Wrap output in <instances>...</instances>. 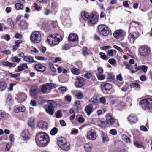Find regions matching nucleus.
<instances>
[{"instance_id":"nucleus-41","label":"nucleus","mask_w":152,"mask_h":152,"mask_svg":"<svg viewBox=\"0 0 152 152\" xmlns=\"http://www.w3.org/2000/svg\"><path fill=\"white\" fill-rule=\"evenodd\" d=\"M13 102V100L12 99V97L10 96H8L7 98L6 103L8 104H11Z\"/></svg>"},{"instance_id":"nucleus-43","label":"nucleus","mask_w":152,"mask_h":152,"mask_svg":"<svg viewBox=\"0 0 152 152\" xmlns=\"http://www.w3.org/2000/svg\"><path fill=\"white\" fill-rule=\"evenodd\" d=\"M99 54L101 58L103 60H107L108 58V57L104 53L101 52Z\"/></svg>"},{"instance_id":"nucleus-23","label":"nucleus","mask_w":152,"mask_h":152,"mask_svg":"<svg viewBox=\"0 0 152 152\" xmlns=\"http://www.w3.org/2000/svg\"><path fill=\"white\" fill-rule=\"evenodd\" d=\"M25 110V108L23 105H17L14 108V111L16 113L24 112Z\"/></svg>"},{"instance_id":"nucleus-22","label":"nucleus","mask_w":152,"mask_h":152,"mask_svg":"<svg viewBox=\"0 0 152 152\" xmlns=\"http://www.w3.org/2000/svg\"><path fill=\"white\" fill-rule=\"evenodd\" d=\"M35 69L38 71L43 72L45 70L46 68L45 66L40 64H37L35 65Z\"/></svg>"},{"instance_id":"nucleus-20","label":"nucleus","mask_w":152,"mask_h":152,"mask_svg":"<svg viewBox=\"0 0 152 152\" xmlns=\"http://www.w3.org/2000/svg\"><path fill=\"white\" fill-rule=\"evenodd\" d=\"M94 109L91 104H89L86 106L85 110L88 115H90L93 112Z\"/></svg>"},{"instance_id":"nucleus-50","label":"nucleus","mask_w":152,"mask_h":152,"mask_svg":"<svg viewBox=\"0 0 152 152\" xmlns=\"http://www.w3.org/2000/svg\"><path fill=\"white\" fill-rule=\"evenodd\" d=\"M108 62L112 65L114 66L116 64V61L115 59H110L109 60Z\"/></svg>"},{"instance_id":"nucleus-35","label":"nucleus","mask_w":152,"mask_h":152,"mask_svg":"<svg viewBox=\"0 0 152 152\" xmlns=\"http://www.w3.org/2000/svg\"><path fill=\"white\" fill-rule=\"evenodd\" d=\"M71 70L72 73L76 75H79L80 72L79 69L75 68H71Z\"/></svg>"},{"instance_id":"nucleus-61","label":"nucleus","mask_w":152,"mask_h":152,"mask_svg":"<svg viewBox=\"0 0 152 152\" xmlns=\"http://www.w3.org/2000/svg\"><path fill=\"white\" fill-rule=\"evenodd\" d=\"M16 83H12L10 84V87L8 88L9 91H11L13 90V86L16 85Z\"/></svg>"},{"instance_id":"nucleus-39","label":"nucleus","mask_w":152,"mask_h":152,"mask_svg":"<svg viewBox=\"0 0 152 152\" xmlns=\"http://www.w3.org/2000/svg\"><path fill=\"white\" fill-rule=\"evenodd\" d=\"M58 131V129L54 127L50 131V134L52 135H54L57 133Z\"/></svg>"},{"instance_id":"nucleus-60","label":"nucleus","mask_w":152,"mask_h":152,"mask_svg":"<svg viewBox=\"0 0 152 152\" xmlns=\"http://www.w3.org/2000/svg\"><path fill=\"white\" fill-rule=\"evenodd\" d=\"M6 116V113L4 112L0 111V119H2L4 118Z\"/></svg>"},{"instance_id":"nucleus-64","label":"nucleus","mask_w":152,"mask_h":152,"mask_svg":"<svg viewBox=\"0 0 152 152\" xmlns=\"http://www.w3.org/2000/svg\"><path fill=\"white\" fill-rule=\"evenodd\" d=\"M140 129L141 130L146 132L148 131V129L146 127L143 125H141L140 127Z\"/></svg>"},{"instance_id":"nucleus-54","label":"nucleus","mask_w":152,"mask_h":152,"mask_svg":"<svg viewBox=\"0 0 152 152\" xmlns=\"http://www.w3.org/2000/svg\"><path fill=\"white\" fill-rule=\"evenodd\" d=\"M110 133L112 135H116L117 132L115 129H112L110 130Z\"/></svg>"},{"instance_id":"nucleus-47","label":"nucleus","mask_w":152,"mask_h":152,"mask_svg":"<svg viewBox=\"0 0 152 152\" xmlns=\"http://www.w3.org/2000/svg\"><path fill=\"white\" fill-rule=\"evenodd\" d=\"M83 94L81 92H79L75 94V96L79 99H80L83 97Z\"/></svg>"},{"instance_id":"nucleus-9","label":"nucleus","mask_w":152,"mask_h":152,"mask_svg":"<svg viewBox=\"0 0 152 152\" xmlns=\"http://www.w3.org/2000/svg\"><path fill=\"white\" fill-rule=\"evenodd\" d=\"M48 105L45 109L46 112L49 114L51 115L53 114L54 109L53 106L55 105V102L53 100H48Z\"/></svg>"},{"instance_id":"nucleus-62","label":"nucleus","mask_w":152,"mask_h":152,"mask_svg":"<svg viewBox=\"0 0 152 152\" xmlns=\"http://www.w3.org/2000/svg\"><path fill=\"white\" fill-rule=\"evenodd\" d=\"M91 76L92 75L90 73H87L84 75V77L87 79H89Z\"/></svg>"},{"instance_id":"nucleus-52","label":"nucleus","mask_w":152,"mask_h":152,"mask_svg":"<svg viewBox=\"0 0 152 152\" xmlns=\"http://www.w3.org/2000/svg\"><path fill=\"white\" fill-rule=\"evenodd\" d=\"M116 51L115 50H109L107 52L108 55L110 56H112L113 54V52H115Z\"/></svg>"},{"instance_id":"nucleus-3","label":"nucleus","mask_w":152,"mask_h":152,"mask_svg":"<svg viewBox=\"0 0 152 152\" xmlns=\"http://www.w3.org/2000/svg\"><path fill=\"white\" fill-rule=\"evenodd\" d=\"M139 104L145 111H150L152 109V99L146 98L140 100Z\"/></svg>"},{"instance_id":"nucleus-17","label":"nucleus","mask_w":152,"mask_h":152,"mask_svg":"<svg viewBox=\"0 0 152 152\" xmlns=\"http://www.w3.org/2000/svg\"><path fill=\"white\" fill-rule=\"evenodd\" d=\"M37 126L39 128L42 129H46L48 126L47 123L43 121H39L38 122Z\"/></svg>"},{"instance_id":"nucleus-37","label":"nucleus","mask_w":152,"mask_h":152,"mask_svg":"<svg viewBox=\"0 0 152 152\" xmlns=\"http://www.w3.org/2000/svg\"><path fill=\"white\" fill-rule=\"evenodd\" d=\"M101 137L102 138L103 142H106L108 141L109 138L107 135L102 133L101 134Z\"/></svg>"},{"instance_id":"nucleus-19","label":"nucleus","mask_w":152,"mask_h":152,"mask_svg":"<svg viewBox=\"0 0 152 152\" xmlns=\"http://www.w3.org/2000/svg\"><path fill=\"white\" fill-rule=\"evenodd\" d=\"M106 121L107 123L110 125H112L115 122L114 119L111 115L109 114H107L106 115Z\"/></svg>"},{"instance_id":"nucleus-57","label":"nucleus","mask_w":152,"mask_h":152,"mask_svg":"<svg viewBox=\"0 0 152 152\" xmlns=\"http://www.w3.org/2000/svg\"><path fill=\"white\" fill-rule=\"evenodd\" d=\"M7 23L9 24L12 27L13 26V22L11 19L9 18L7 20Z\"/></svg>"},{"instance_id":"nucleus-42","label":"nucleus","mask_w":152,"mask_h":152,"mask_svg":"<svg viewBox=\"0 0 152 152\" xmlns=\"http://www.w3.org/2000/svg\"><path fill=\"white\" fill-rule=\"evenodd\" d=\"M34 118H31L29 119L28 123V125L31 127V126L34 123Z\"/></svg>"},{"instance_id":"nucleus-4","label":"nucleus","mask_w":152,"mask_h":152,"mask_svg":"<svg viewBox=\"0 0 152 152\" xmlns=\"http://www.w3.org/2000/svg\"><path fill=\"white\" fill-rule=\"evenodd\" d=\"M57 143L59 147L63 150L67 151L70 148V145L68 142L63 137H60L58 138Z\"/></svg>"},{"instance_id":"nucleus-59","label":"nucleus","mask_w":152,"mask_h":152,"mask_svg":"<svg viewBox=\"0 0 152 152\" xmlns=\"http://www.w3.org/2000/svg\"><path fill=\"white\" fill-rule=\"evenodd\" d=\"M22 41L20 39L15 42V45L18 47H19L20 46V44L22 43Z\"/></svg>"},{"instance_id":"nucleus-48","label":"nucleus","mask_w":152,"mask_h":152,"mask_svg":"<svg viewBox=\"0 0 152 152\" xmlns=\"http://www.w3.org/2000/svg\"><path fill=\"white\" fill-rule=\"evenodd\" d=\"M96 75L98 80H103L105 78V75H99L98 74H97Z\"/></svg>"},{"instance_id":"nucleus-46","label":"nucleus","mask_w":152,"mask_h":152,"mask_svg":"<svg viewBox=\"0 0 152 152\" xmlns=\"http://www.w3.org/2000/svg\"><path fill=\"white\" fill-rule=\"evenodd\" d=\"M130 86L132 88H139L140 87V86L139 84L137 83H131L130 85Z\"/></svg>"},{"instance_id":"nucleus-30","label":"nucleus","mask_w":152,"mask_h":152,"mask_svg":"<svg viewBox=\"0 0 152 152\" xmlns=\"http://www.w3.org/2000/svg\"><path fill=\"white\" fill-rule=\"evenodd\" d=\"M89 102L93 104H98L99 103V101L96 96L93 97L89 100Z\"/></svg>"},{"instance_id":"nucleus-49","label":"nucleus","mask_w":152,"mask_h":152,"mask_svg":"<svg viewBox=\"0 0 152 152\" xmlns=\"http://www.w3.org/2000/svg\"><path fill=\"white\" fill-rule=\"evenodd\" d=\"M60 93H63L65 92L66 91V88L64 86L58 88Z\"/></svg>"},{"instance_id":"nucleus-16","label":"nucleus","mask_w":152,"mask_h":152,"mask_svg":"<svg viewBox=\"0 0 152 152\" xmlns=\"http://www.w3.org/2000/svg\"><path fill=\"white\" fill-rule=\"evenodd\" d=\"M127 119L129 122L132 124L136 122L137 120V117L134 114L129 115L127 118Z\"/></svg>"},{"instance_id":"nucleus-31","label":"nucleus","mask_w":152,"mask_h":152,"mask_svg":"<svg viewBox=\"0 0 152 152\" xmlns=\"http://www.w3.org/2000/svg\"><path fill=\"white\" fill-rule=\"evenodd\" d=\"M20 26L22 29H25L27 28L28 23L25 21H21L20 23Z\"/></svg>"},{"instance_id":"nucleus-51","label":"nucleus","mask_w":152,"mask_h":152,"mask_svg":"<svg viewBox=\"0 0 152 152\" xmlns=\"http://www.w3.org/2000/svg\"><path fill=\"white\" fill-rule=\"evenodd\" d=\"M12 61L14 62H15L17 63H18L20 61V59L19 58L15 56L12 58Z\"/></svg>"},{"instance_id":"nucleus-27","label":"nucleus","mask_w":152,"mask_h":152,"mask_svg":"<svg viewBox=\"0 0 152 152\" xmlns=\"http://www.w3.org/2000/svg\"><path fill=\"white\" fill-rule=\"evenodd\" d=\"M148 67L145 65H140L138 66L137 67L135 68V69L136 71L137 70H142L144 73H146L147 71Z\"/></svg>"},{"instance_id":"nucleus-38","label":"nucleus","mask_w":152,"mask_h":152,"mask_svg":"<svg viewBox=\"0 0 152 152\" xmlns=\"http://www.w3.org/2000/svg\"><path fill=\"white\" fill-rule=\"evenodd\" d=\"M122 140L126 142H130V140L125 134H123L121 136Z\"/></svg>"},{"instance_id":"nucleus-25","label":"nucleus","mask_w":152,"mask_h":152,"mask_svg":"<svg viewBox=\"0 0 152 152\" xmlns=\"http://www.w3.org/2000/svg\"><path fill=\"white\" fill-rule=\"evenodd\" d=\"M78 36L75 34H71L69 35L68 40L69 41H75L78 39Z\"/></svg>"},{"instance_id":"nucleus-36","label":"nucleus","mask_w":152,"mask_h":152,"mask_svg":"<svg viewBox=\"0 0 152 152\" xmlns=\"http://www.w3.org/2000/svg\"><path fill=\"white\" fill-rule=\"evenodd\" d=\"M134 144L136 147L137 148H144V147L142 143L139 141H136L134 142Z\"/></svg>"},{"instance_id":"nucleus-45","label":"nucleus","mask_w":152,"mask_h":152,"mask_svg":"<svg viewBox=\"0 0 152 152\" xmlns=\"http://www.w3.org/2000/svg\"><path fill=\"white\" fill-rule=\"evenodd\" d=\"M9 75L11 77L15 78L19 77L20 75V74L19 73H17L16 74L10 73L9 74Z\"/></svg>"},{"instance_id":"nucleus-34","label":"nucleus","mask_w":152,"mask_h":152,"mask_svg":"<svg viewBox=\"0 0 152 152\" xmlns=\"http://www.w3.org/2000/svg\"><path fill=\"white\" fill-rule=\"evenodd\" d=\"M15 7L16 10H21L23 8V4L18 3L15 4Z\"/></svg>"},{"instance_id":"nucleus-28","label":"nucleus","mask_w":152,"mask_h":152,"mask_svg":"<svg viewBox=\"0 0 152 152\" xmlns=\"http://www.w3.org/2000/svg\"><path fill=\"white\" fill-rule=\"evenodd\" d=\"M122 35V31L121 30H118L114 32L113 34L114 37L116 39H118Z\"/></svg>"},{"instance_id":"nucleus-12","label":"nucleus","mask_w":152,"mask_h":152,"mask_svg":"<svg viewBox=\"0 0 152 152\" xmlns=\"http://www.w3.org/2000/svg\"><path fill=\"white\" fill-rule=\"evenodd\" d=\"M139 35L137 32H132L130 33L128 36L129 41L131 43H133Z\"/></svg>"},{"instance_id":"nucleus-10","label":"nucleus","mask_w":152,"mask_h":152,"mask_svg":"<svg viewBox=\"0 0 152 152\" xmlns=\"http://www.w3.org/2000/svg\"><path fill=\"white\" fill-rule=\"evenodd\" d=\"M97 137V135L96 132L93 129H91L88 132L86 136L87 139L94 140H95Z\"/></svg>"},{"instance_id":"nucleus-32","label":"nucleus","mask_w":152,"mask_h":152,"mask_svg":"<svg viewBox=\"0 0 152 152\" xmlns=\"http://www.w3.org/2000/svg\"><path fill=\"white\" fill-rule=\"evenodd\" d=\"M81 15L85 21H86L88 19V17H89L88 13L84 11H83L81 12Z\"/></svg>"},{"instance_id":"nucleus-15","label":"nucleus","mask_w":152,"mask_h":152,"mask_svg":"<svg viewBox=\"0 0 152 152\" xmlns=\"http://www.w3.org/2000/svg\"><path fill=\"white\" fill-rule=\"evenodd\" d=\"M90 23L91 24H95L98 22V18L96 15L91 14L89 17Z\"/></svg>"},{"instance_id":"nucleus-13","label":"nucleus","mask_w":152,"mask_h":152,"mask_svg":"<svg viewBox=\"0 0 152 152\" xmlns=\"http://www.w3.org/2000/svg\"><path fill=\"white\" fill-rule=\"evenodd\" d=\"M17 99L19 102H22L25 101L27 98L26 95L24 93H20L17 94Z\"/></svg>"},{"instance_id":"nucleus-5","label":"nucleus","mask_w":152,"mask_h":152,"mask_svg":"<svg viewBox=\"0 0 152 152\" xmlns=\"http://www.w3.org/2000/svg\"><path fill=\"white\" fill-rule=\"evenodd\" d=\"M56 87V84L53 83H47L42 85L40 87L41 90L43 93L48 94L50 92L51 90Z\"/></svg>"},{"instance_id":"nucleus-7","label":"nucleus","mask_w":152,"mask_h":152,"mask_svg":"<svg viewBox=\"0 0 152 152\" xmlns=\"http://www.w3.org/2000/svg\"><path fill=\"white\" fill-rule=\"evenodd\" d=\"M97 28L99 33L104 36H107L110 33L109 28L105 25H100L98 26Z\"/></svg>"},{"instance_id":"nucleus-21","label":"nucleus","mask_w":152,"mask_h":152,"mask_svg":"<svg viewBox=\"0 0 152 152\" xmlns=\"http://www.w3.org/2000/svg\"><path fill=\"white\" fill-rule=\"evenodd\" d=\"M28 68V67L26 64H22L18 67V69L15 70V72H18Z\"/></svg>"},{"instance_id":"nucleus-56","label":"nucleus","mask_w":152,"mask_h":152,"mask_svg":"<svg viewBox=\"0 0 152 152\" xmlns=\"http://www.w3.org/2000/svg\"><path fill=\"white\" fill-rule=\"evenodd\" d=\"M56 115L57 118H61L62 116V114L60 110L57 111V113L56 114Z\"/></svg>"},{"instance_id":"nucleus-55","label":"nucleus","mask_w":152,"mask_h":152,"mask_svg":"<svg viewBox=\"0 0 152 152\" xmlns=\"http://www.w3.org/2000/svg\"><path fill=\"white\" fill-rule=\"evenodd\" d=\"M99 101L102 104H105L106 99L104 97H102L100 98Z\"/></svg>"},{"instance_id":"nucleus-53","label":"nucleus","mask_w":152,"mask_h":152,"mask_svg":"<svg viewBox=\"0 0 152 152\" xmlns=\"http://www.w3.org/2000/svg\"><path fill=\"white\" fill-rule=\"evenodd\" d=\"M2 64L4 66H9L10 67L12 66V64L8 61L3 62Z\"/></svg>"},{"instance_id":"nucleus-33","label":"nucleus","mask_w":152,"mask_h":152,"mask_svg":"<svg viewBox=\"0 0 152 152\" xmlns=\"http://www.w3.org/2000/svg\"><path fill=\"white\" fill-rule=\"evenodd\" d=\"M7 87V84L4 81L0 82V91H3L5 90Z\"/></svg>"},{"instance_id":"nucleus-2","label":"nucleus","mask_w":152,"mask_h":152,"mask_svg":"<svg viewBox=\"0 0 152 152\" xmlns=\"http://www.w3.org/2000/svg\"><path fill=\"white\" fill-rule=\"evenodd\" d=\"M61 36L59 34H52L48 36L47 42L51 45H56L58 44L62 40Z\"/></svg>"},{"instance_id":"nucleus-40","label":"nucleus","mask_w":152,"mask_h":152,"mask_svg":"<svg viewBox=\"0 0 152 152\" xmlns=\"http://www.w3.org/2000/svg\"><path fill=\"white\" fill-rule=\"evenodd\" d=\"M123 64L127 69H133V68L132 67V66L127 62L125 61L124 62H123Z\"/></svg>"},{"instance_id":"nucleus-18","label":"nucleus","mask_w":152,"mask_h":152,"mask_svg":"<svg viewBox=\"0 0 152 152\" xmlns=\"http://www.w3.org/2000/svg\"><path fill=\"white\" fill-rule=\"evenodd\" d=\"M112 85L108 83H103L101 85V88L105 91L109 90L112 88Z\"/></svg>"},{"instance_id":"nucleus-26","label":"nucleus","mask_w":152,"mask_h":152,"mask_svg":"<svg viewBox=\"0 0 152 152\" xmlns=\"http://www.w3.org/2000/svg\"><path fill=\"white\" fill-rule=\"evenodd\" d=\"M93 145L90 143H88L85 144L84 148L86 152H91Z\"/></svg>"},{"instance_id":"nucleus-1","label":"nucleus","mask_w":152,"mask_h":152,"mask_svg":"<svg viewBox=\"0 0 152 152\" xmlns=\"http://www.w3.org/2000/svg\"><path fill=\"white\" fill-rule=\"evenodd\" d=\"M36 140L37 143L42 145H47L49 141L48 134L46 133L40 132L36 135Z\"/></svg>"},{"instance_id":"nucleus-58","label":"nucleus","mask_w":152,"mask_h":152,"mask_svg":"<svg viewBox=\"0 0 152 152\" xmlns=\"http://www.w3.org/2000/svg\"><path fill=\"white\" fill-rule=\"evenodd\" d=\"M34 7L36 10L38 11L40 10L41 9V7L40 6H38V4L36 3L34 4Z\"/></svg>"},{"instance_id":"nucleus-11","label":"nucleus","mask_w":152,"mask_h":152,"mask_svg":"<svg viewBox=\"0 0 152 152\" xmlns=\"http://www.w3.org/2000/svg\"><path fill=\"white\" fill-rule=\"evenodd\" d=\"M84 85V80L82 77L79 76L76 79L75 85L76 87H80Z\"/></svg>"},{"instance_id":"nucleus-29","label":"nucleus","mask_w":152,"mask_h":152,"mask_svg":"<svg viewBox=\"0 0 152 152\" xmlns=\"http://www.w3.org/2000/svg\"><path fill=\"white\" fill-rule=\"evenodd\" d=\"M23 59L24 61L30 63L36 62V61L33 59L32 57L29 56H25Z\"/></svg>"},{"instance_id":"nucleus-6","label":"nucleus","mask_w":152,"mask_h":152,"mask_svg":"<svg viewBox=\"0 0 152 152\" xmlns=\"http://www.w3.org/2000/svg\"><path fill=\"white\" fill-rule=\"evenodd\" d=\"M41 34L39 31H34L32 33L30 39L31 42L35 43L39 42L41 40Z\"/></svg>"},{"instance_id":"nucleus-8","label":"nucleus","mask_w":152,"mask_h":152,"mask_svg":"<svg viewBox=\"0 0 152 152\" xmlns=\"http://www.w3.org/2000/svg\"><path fill=\"white\" fill-rule=\"evenodd\" d=\"M139 52L141 56L144 57L147 56L149 54L150 50L148 47L141 46L139 48Z\"/></svg>"},{"instance_id":"nucleus-14","label":"nucleus","mask_w":152,"mask_h":152,"mask_svg":"<svg viewBox=\"0 0 152 152\" xmlns=\"http://www.w3.org/2000/svg\"><path fill=\"white\" fill-rule=\"evenodd\" d=\"M39 89L37 86H32L29 90L30 94L32 96H35L39 93Z\"/></svg>"},{"instance_id":"nucleus-24","label":"nucleus","mask_w":152,"mask_h":152,"mask_svg":"<svg viewBox=\"0 0 152 152\" xmlns=\"http://www.w3.org/2000/svg\"><path fill=\"white\" fill-rule=\"evenodd\" d=\"M21 136L23 140L28 139L30 136V134L28 130H25L23 131L22 132Z\"/></svg>"},{"instance_id":"nucleus-63","label":"nucleus","mask_w":152,"mask_h":152,"mask_svg":"<svg viewBox=\"0 0 152 152\" xmlns=\"http://www.w3.org/2000/svg\"><path fill=\"white\" fill-rule=\"evenodd\" d=\"M65 99L69 102H70L71 100V96L69 95H67L65 96Z\"/></svg>"},{"instance_id":"nucleus-44","label":"nucleus","mask_w":152,"mask_h":152,"mask_svg":"<svg viewBox=\"0 0 152 152\" xmlns=\"http://www.w3.org/2000/svg\"><path fill=\"white\" fill-rule=\"evenodd\" d=\"M82 53L83 55L86 56L88 54L87 48L86 47H84L82 49Z\"/></svg>"}]
</instances>
